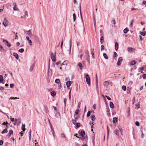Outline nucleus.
Masks as SVG:
<instances>
[{
    "label": "nucleus",
    "mask_w": 146,
    "mask_h": 146,
    "mask_svg": "<svg viewBox=\"0 0 146 146\" xmlns=\"http://www.w3.org/2000/svg\"><path fill=\"white\" fill-rule=\"evenodd\" d=\"M86 82L89 86H90V78L88 74H86Z\"/></svg>",
    "instance_id": "f257e3e1"
},
{
    "label": "nucleus",
    "mask_w": 146,
    "mask_h": 146,
    "mask_svg": "<svg viewBox=\"0 0 146 146\" xmlns=\"http://www.w3.org/2000/svg\"><path fill=\"white\" fill-rule=\"evenodd\" d=\"M3 24L5 27H7L9 25L8 22L6 18H4V21Z\"/></svg>",
    "instance_id": "f03ea898"
},
{
    "label": "nucleus",
    "mask_w": 146,
    "mask_h": 146,
    "mask_svg": "<svg viewBox=\"0 0 146 146\" xmlns=\"http://www.w3.org/2000/svg\"><path fill=\"white\" fill-rule=\"evenodd\" d=\"M51 58L52 59V61L54 62H56V55L55 54L54 55V53L53 52H52L51 54Z\"/></svg>",
    "instance_id": "7ed1b4c3"
},
{
    "label": "nucleus",
    "mask_w": 146,
    "mask_h": 146,
    "mask_svg": "<svg viewBox=\"0 0 146 146\" xmlns=\"http://www.w3.org/2000/svg\"><path fill=\"white\" fill-rule=\"evenodd\" d=\"M3 42L8 47H9L11 46V44L9 43V42L6 40L3 39Z\"/></svg>",
    "instance_id": "20e7f679"
},
{
    "label": "nucleus",
    "mask_w": 146,
    "mask_h": 146,
    "mask_svg": "<svg viewBox=\"0 0 146 146\" xmlns=\"http://www.w3.org/2000/svg\"><path fill=\"white\" fill-rule=\"evenodd\" d=\"M122 60L123 59L122 57H121L119 58L117 63V64L118 66H119L120 65V62L122 61Z\"/></svg>",
    "instance_id": "39448f33"
},
{
    "label": "nucleus",
    "mask_w": 146,
    "mask_h": 146,
    "mask_svg": "<svg viewBox=\"0 0 146 146\" xmlns=\"http://www.w3.org/2000/svg\"><path fill=\"white\" fill-rule=\"evenodd\" d=\"M71 82L70 81H68L66 82V85L68 89L70 88V86L71 85Z\"/></svg>",
    "instance_id": "423d86ee"
},
{
    "label": "nucleus",
    "mask_w": 146,
    "mask_h": 146,
    "mask_svg": "<svg viewBox=\"0 0 146 146\" xmlns=\"http://www.w3.org/2000/svg\"><path fill=\"white\" fill-rule=\"evenodd\" d=\"M13 131L12 130H10L9 131V134L7 135V136L8 137H10L11 136V135L13 134Z\"/></svg>",
    "instance_id": "0eeeda50"
},
{
    "label": "nucleus",
    "mask_w": 146,
    "mask_h": 146,
    "mask_svg": "<svg viewBox=\"0 0 146 146\" xmlns=\"http://www.w3.org/2000/svg\"><path fill=\"white\" fill-rule=\"evenodd\" d=\"M13 55L15 58L17 60H18L19 59V56H18V54H17L16 53V52L14 53H13Z\"/></svg>",
    "instance_id": "6e6552de"
},
{
    "label": "nucleus",
    "mask_w": 146,
    "mask_h": 146,
    "mask_svg": "<svg viewBox=\"0 0 146 146\" xmlns=\"http://www.w3.org/2000/svg\"><path fill=\"white\" fill-rule=\"evenodd\" d=\"M118 48V44L117 42H116L115 44V49L116 51H117Z\"/></svg>",
    "instance_id": "1a4fd4ad"
},
{
    "label": "nucleus",
    "mask_w": 146,
    "mask_h": 146,
    "mask_svg": "<svg viewBox=\"0 0 146 146\" xmlns=\"http://www.w3.org/2000/svg\"><path fill=\"white\" fill-rule=\"evenodd\" d=\"M110 107L111 108H113L114 107V105L113 104V103L112 102H110Z\"/></svg>",
    "instance_id": "9d476101"
},
{
    "label": "nucleus",
    "mask_w": 146,
    "mask_h": 146,
    "mask_svg": "<svg viewBox=\"0 0 146 146\" xmlns=\"http://www.w3.org/2000/svg\"><path fill=\"white\" fill-rule=\"evenodd\" d=\"M85 131H81L80 135L82 137H84V136L85 135Z\"/></svg>",
    "instance_id": "9b49d317"
},
{
    "label": "nucleus",
    "mask_w": 146,
    "mask_h": 146,
    "mask_svg": "<svg viewBox=\"0 0 146 146\" xmlns=\"http://www.w3.org/2000/svg\"><path fill=\"white\" fill-rule=\"evenodd\" d=\"M51 95L52 96L54 97L56 95V93L54 91H52L51 92Z\"/></svg>",
    "instance_id": "f8f14e48"
},
{
    "label": "nucleus",
    "mask_w": 146,
    "mask_h": 146,
    "mask_svg": "<svg viewBox=\"0 0 146 146\" xmlns=\"http://www.w3.org/2000/svg\"><path fill=\"white\" fill-rule=\"evenodd\" d=\"M117 121V119L116 117H113V123H116Z\"/></svg>",
    "instance_id": "ddd939ff"
},
{
    "label": "nucleus",
    "mask_w": 146,
    "mask_h": 146,
    "mask_svg": "<svg viewBox=\"0 0 146 146\" xmlns=\"http://www.w3.org/2000/svg\"><path fill=\"white\" fill-rule=\"evenodd\" d=\"M78 65L80 68V70H82L83 68L82 64L80 62H79L78 63Z\"/></svg>",
    "instance_id": "4468645a"
},
{
    "label": "nucleus",
    "mask_w": 146,
    "mask_h": 146,
    "mask_svg": "<svg viewBox=\"0 0 146 146\" xmlns=\"http://www.w3.org/2000/svg\"><path fill=\"white\" fill-rule=\"evenodd\" d=\"M13 4L14 5V6L13 8V10L15 11L17 10V5L16 3H14Z\"/></svg>",
    "instance_id": "2eb2a0df"
},
{
    "label": "nucleus",
    "mask_w": 146,
    "mask_h": 146,
    "mask_svg": "<svg viewBox=\"0 0 146 146\" xmlns=\"http://www.w3.org/2000/svg\"><path fill=\"white\" fill-rule=\"evenodd\" d=\"M35 66V64H33L31 66L30 69V71H32L33 70Z\"/></svg>",
    "instance_id": "dca6fc26"
},
{
    "label": "nucleus",
    "mask_w": 146,
    "mask_h": 146,
    "mask_svg": "<svg viewBox=\"0 0 146 146\" xmlns=\"http://www.w3.org/2000/svg\"><path fill=\"white\" fill-rule=\"evenodd\" d=\"M8 132L7 130V128L5 129L3 131L1 132L2 134L7 133Z\"/></svg>",
    "instance_id": "f3484780"
},
{
    "label": "nucleus",
    "mask_w": 146,
    "mask_h": 146,
    "mask_svg": "<svg viewBox=\"0 0 146 146\" xmlns=\"http://www.w3.org/2000/svg\"><path fill=\"white\" fill-rule=\"evenodd\" d=\"M25 124H23L21 127V129L22 130H23V132H24L25 130Z\"/></svg>",
    "instance_id": "a211bd4d"
},
{
    "label": "nucleus",
    "mask_w": 146,
    "mask_h": 146,
    "mask_svg": "<svg viewBox=\"0 0 146 146\" xmlns=\"http://www.w3.org/2000/svg\"><path fill=\"white\" fill-rule=\"evenodd\" d=\"M103 56L104 58L106 59H108V57L107 55V54L105 53H104L103 54Z\"/></svg>",
    "instance_id": "6ab92c4d"
},
{
    "label": "nucleus",
    "mask_w": 146,
    "mask_h": 146,
    "mask_svg": "<svg viewBox=\"0 0 146 146\" xmlns=\"http://www.w3.org/2000/svg\"><path fill=\"white\" fill-rule=\"evenodd\" d=\"M78 118L77 117H75V119H73L72 120V122L75 125L76 121V120L78 119Z\"/></svg>",
    "instance_id": "aec40b11"
},
{
    "label": "nucleus",
    "mask_w": 146,
    "mask_h": 146,
    "mask_svg": "<svg viewBox=\"0 0 146 146\" xmlns=\"http://www.w3.org/2000/svg\"><path fill=\"white\" fill-rule=\"evenodd\" d=\"M3 77L2 75L0 76V83H3Z\"/></svg>",
    "instance_id": "412c9836"
},
{
    "label": "nucleus",
    "mask_w": 146,
    "mask_h": 146,
    "mask_svg": "<svg viewBox=\"0 0 146 146\" xmlns=\"http://www.w3.org/2000/svg\"><path fill=\"white\" fill-rule=\"evenodd\" d=\"M134 49V48L131 47L128 48H127V50L129 52L132 51Z\"/></svg>",
    "instance_id": "4be33fe9"
},
{
    "label": "nucleus",
    "mask_w": 146,
    "mask_h": 146,
    "mask_svg": "<svg viewBox=\"0 0 146 146\" xmlns=\"http://www.w3.org/2000/svg\"><path fill=\"white\" fill-rule=\"evenodd\" d=\"M109 82L108 81H105L104 83V85L105 86H108L109 84Z\"/></svg>",
    "instance_id": "5701e85b"
},
{
    "label": "nucleus",
    "mask_w": 146,
    "mask_h": 146,
    "mask_svg": "<svg viewBox=\"0 0 146 146\" xmlns=\"http://www.w3.org/2000/svg\"><path fill=\"white\" fill-rule=\"evenodd\" d=\"M146 31H144L143 32H141L140 33V34L141 35H142L143 36H145L146 35Z\"/></svg>",
    "instance_id": "b1692460"
},
{
    "label": "nucleus",
    "mask_w": 146,
    "mask_h": 146,
    "mask_svg": "<svg viewBox=\"0 0 146 146\" xmlns=\"http://www.w3.org/2000/svg\"><path fill=\"white\" fill-rule=\"evenodd\" d=\"M73 21L74 22V21H75L76 20V14L74 13H73Z\"/></svg>",
    "instance_id": "393cba45"
},
{
    "label": "nucleus",
    "mask_w": 146,
    "mask_h": 146,
    "mask_svg": "<svg viewBox=\"0 0 146 146\" xmlns=\"http://www.w3.org/2000/svg\"><path fill=\"white\" fill-rule=\"evenodd\" d=\"M96 86L97 88H98V79L97 75H96Z\"/></svg>",
    "instance_id": "a878e982"
},
{
    "label": "nucleus",
    "mask_w": 146,
    "mask_h": 146,
    "mask_svg": "<svg viewBox=\"0 0 146 146\" xmlns=\"http://www.w3.org/2000/svg\"><path fill=\"white\" fill-rule=\"evenodd\" d=\"M104 37L103 36H102L100 38V42L101 44H102L103 42V41H102V40H104Z\"/></svg>",
    "instance_id": "bb28decb"
},
{
    "label": "nucleus",
    "mask_w": 146,
    "mask_h": 146,
    "mask_svg": "<svg viewBox=\"0 0 146 146\" xmlns=\"http://www.w3.org/2000/svg\"><path fill=\"white\" fill-rule=\"evenodd\" d=\"M136 64V62L135 61L133 60L131 61L130 62V64L132 65H135Z\"/></svg>",
    "instance_id": "cd10ccee"
},
{
    "label": "nucleus",
    "mask_w": 146,
    "mask_h": 146,
    "mask_svg": "<svg viewBox=\"0 0 146 146\" xmlns=\"http://www.w3.org/2000/svg\"><path fill=\"white\" fill-rule=\"evenodd\" d=\"M91 117L92 118V120L93 121H94L95 119V115H91Z\"/></svg>",
    "instance_id": "c85d7f7f"
},
{
    "label": "nucleus",
    "mask_w": 146,
    "mask_h": 146,
    "mask_svg": "<svg viewBox=\"0 0 146 146\" xmlns=\"http://www.w3.org/2000/svg\"><path fill=\"white\" fill-rule=\"evenodd\" d=\"M75 125L76 127L79 128L80 127V123H76Z\"/></svg>",
    "instance_id": "c756f323"
},
{
    "label": "nucleus",
    "mask_w": 146,
    "mask_h": 146,
    "mask_svg": "<svg viewBox=\"0 0 146 146\" xmlns=\"http://www.w3.org/2000/svg\"><path fill=\"white\" fill-rule=\"evenodd\" d=\"M60 80L59 79H56L55 80V82L56 83L58 84L60 82Z\"/></svg>",
    "instance_id": "7c9ffc66"
},
{
    "label": "nucleus",
    "mask_w": 146,
    "mask_h": 146,
    "mask_svg": "<svg viewBox=\"0 0 146 146\" xmlns=\"http://www.w3.org/2000/svg\"><path fill=\"white\" fill-rule=\"evenodd\" d=\"M129 31V30L128 29L125 28L123 30V32L125 33H127Z\"/></svg>",
    "instance_id": "2f4dec72"
},
{
    "label": "nucleus",
    "mask_w": 146,
    "mask_h": 146,
    "mask_svg": "<svg viewBox=\"0 0 146 146\" xmlns=\"http://www.w3.org/2000/svg\"><path fill=\"white\" fill-rule=\"evenodd\" d=\"M86 59L89 62V63H90V60L89 56H86Z\"/></svg>",
    "instance_id": "473e14b6"
},
{
    "label": "nucleus",
    "mask_w": 146,
    "mask_h": 146,
    "mask_svg": "<svg viewBox=\"0 0 146 146\" xmlns=\"http://www.w3.org/2000/svg\"><path fill=\"white\" fill-rule=\"evenodd\" d=\"M19 51L21 53H22L24 51V49L23 48H21L20 49Z\"/></svg>",
    "instance_id": "72a5a7b5"
},
{
    "label": "nucleus",
    "mask_w": 146,
    "mask_h": 146,
    "mask_svg": "<svg viewBox=\"0 0 146 146\" xmlns=\"http://www.w3.org/2000/svg\"><path fill=\"white\" fill-rule=\"evenodd\" d=\"M122 89L123 90L125 91L126 89V86H122Z\"/></svg>",
    "instance_id": "f704fd0d"
},
{
    "label": "nucleus",
    "mask_w": 146,
    "mask_h": 146,
    "mask_svg": "<svg viewBox=\"0 0 146 146\" xmlns=\"http://www.w3.org/2000/svg\"><path fill=\"white\" fill-rule=\"evenodd\" d=\"M8 122H7V121H6V122H3L1 124V125H6V124H8Z\"/></svg>",
    "instance_id": "c9c22d12"
},
{
    "label": "nucleus",
    "mask_w": 146,
    "mask_h": 146,
    "mask_svg": "<svg viewBox=\"0 0 146 146\" xmlns=\"http://www.w3.org/2000/svg\"><path fill=\"white\" fill-rule=\"evenodd\" d=\"M66 98H64V106L65 107L66 106Z\"/></svg>",
    "instance_id": "e433bc0d"
},
{
    "label": "nucleus",
    "mask_w": 146,
    "mask_h": 146,
    "mask_svg": "<svg viewBox=\"0 0 146 146\" xmlns=\"http://www.w3.org/2000/svg\"><path fill=\"white\" fill-rule=\"evenodd\" d=\"M28 41V43L31 46H32V42L31 40H29Z\"/></svg>",
    "instance_id": "4c0bfd02"
},
{
    "label": "nucleus",
    "mask_w": 146,
    "mask_h": 146,
    "mask_svg": "<svg viewBox=\"0 0 146 146\" xmlns=\"http://www.w3.org/2000/svg\"><path fill=\"white\" fill-rule=\"evenodd\" d=\"M135 124L136 126H139L140 124L138 121H136L135 122Z\"/></svg>",
    "instance_id": "58836bf2"
},
{
    "label": "nucleus",
    "mask_w": 146,
    "mask_h": 146,
    "mask_svg": "<svg viewBox=\"0 0 146 146\" xmlns=\"http://www.w3.org/2000/svg\"><path fill=\"white\" fill-rule=\"evenodd\" d=\"M91 114V112L90 111H88L87 113V116L88 117L90 116Z\"/></svg>",
    "instance_id": "ea45409f"
},
{
    "label": "nucleus",
    "mask_w": 146,
    "mask_h": 146,
    "mask_svg": "<svg viewBox=\"0 0 146 146\" xmlns=\"http://www.w3.org/2000/svg\"><path fill=\"white\" fill-rule=\"evenodd\" d=\"M35 146H39V145L38 144V142L36 141V140H35Z\"/></svg>",
    "instance_id": "a19ab883"
},
{
    "label": "nucleus",
    "mask_w": 146,
    "mask_h": 146,
    "mask_svg": "<svg viewBox=\"0 0 146 146\" xmlns=\"http://www.w3.org/2000/svg\"><path fill=\"white\" fill-rule=\"evenodd\" d=\"M50 128L51 129V132H52V134L54 135V133H54V130L52 128H52Z\"/></svg>",
    "instance_id": "79ce46f5"
},
{
    "label": "nucleus",
    "mask_w": 146,
    "mask_h": 146,
    "mask_svg": "<svg viewBox=\"0 0 146 146\" xmlns=\"http://www.w3.org/2000/svg\"><path fill=\"white\" fill-rule=\"evenodd\" d=\"M19 98H18L17 97H10L9 99H13V100H15L17 99H18Z\"/></svg>",
    "instance_id": "37998d69"
},
{
    "label": "nucleus",
    "mask_w": 146,
    "mask_h": 146,
    "mask_svg": "<svg viewBox=\"0 0 146 146\" xmlns=\"http://www.w3.org/2000/svg\"><path fill=\"white\" fill-rule=\"evenodd\" d=\"M72 40H71V39L70 40V51L71 50V46H72Z\"/></svg>",
    "instance_id": "c03bdc74"
},
{
    "label": "nucleus",
    "mask_w": 146,
    "mask_h": 146,
    "mask_svg": "<svg viewBox=\"0 0 146 146\" xmlns=\"http://www.w3.org/2000/svg\"><path fill=\"white\" fill-rule=\"evenodd\" d=\"M21 122V120L20 118H19L18 119V120L17 121V123H18L19 124H20Z\"/></svg>",
    "instance_id": "a18cd8bd"
},
{
    "label": "nucleus",
    "mask_w": 146,
    "mask_h": 146,
    "mask_svg": "<svg viewBox=\"0 0 146 146\" xmlns=\"http://www.w3.org/2000/svg\"><path fill=\"white\" fill-rule=\"evenodd\" d=\"M114 56H113V57L114 58L116 57L117 56V54L116 52H114Z\"/></svg>",
    "instance_id": "49530a36"
},
{
    "label": "nucleus",
    "mask_w": 146,
    "mask_h": 146,
    "mask_svg": "<svg viewBox=\"0 0 146 146\" xmlns=\"http://www.w3.org/2000/svg\"><path fill=\"white\" fill-rule=\"evenodd\" d=\"M142 77L144 79H146V74H144L142 76Z\"/></svg>",
    "instance_id": "de8ad7c7"
},
{
    "label": "nucleus",
    "mask_w": 146,
    "mask_h": 146,
    "mask_svg": "<svg viewBox=\"0 0 146 146\" xmlns=\"http://www.w3.org/2000/svg\"><path fill=\"white\" fill-rule=\"evenodd\" d=\"M134 22L133 19H132L131 21L130 25L132 27L133 25V23Z\"/></svg>",
    "instance_id": "09e8293b"
},
{
    "label": "nucleus",
    "mask_w": 146,
    "mask_h": 146,
    "mask_svg": "<svg viewBox=\"0 0 146 146\" xmlns=\"http://www.w3.org/2000/svg\"><path fill=\"white\" fill-rule=\"evenodd\" d=\"M91 54H92V57L93 58V59H94V58H95V56H94V52H92V51Z\"/></svg>",
    "instance_id": "8fccbe9b"
},
{
    "label": "nucleus",
    "mask_w": 146,
    "mask_h": 146,
    "mask_svg": "<svg viewBox=\"0 0 146 146\" xmlns=\"http://www.w3.org/2000/svg\"><path fill=\"white\" fill-rule=\"evenodd\" d=\"M104 47L103 45H102L101 46V51L104 50Z\"/></svg>",
    "instance_id": "3c124183"
},
{
    "label": "nucleus",
    "mask_w": 146,
    "mask_h": 146,
    "mask_svg": "<svg viewBox=\"0 0 146 146\" xmlns=\"http://www.w3.org/2000/svg\"><path fill=\"white\" fill-rule=\"evenodd\" d=\"M61 137H62L64 138H65L66 137L65 135L63 133H61Z\"/></svg>",
    "instance_id": "603ef678"
},
{
    "label": "nucleus",
    "mask_w": 146,
    "mask_h": 146,
    "mask_svg": "<svg viewBox=\"0 0 146 146\" xmlns=\"http://www.w3.org/2000/svg\"><path fill=\"white\" fill-rule=\"evenodd\" d=\"M8 72L11 74V76L12 77H13V74H12V72L11 71L8 70Z\"/></svg>",
    "instance_id": "864d4df0"
},
{
    "label": "nucleus",
    "mask_w": 146,
    "mask_h": 146,
    "mask_svg": "<svg viewBox=\"0 0 146 146\" xmlns=\"http://www.w3.org/2000/svg\"><path fill=\"white\" fill-rule=\"evenodd\" d=\"M14 86V84H10V87L11 88H13Z\"/></svg>",
    "instance_id": "5fc2aeb1"
},
{
    "label": "nucleus",
    "mask_w": 146,
    "mask_h": 146,
    "mask_svg": "<svg viewBox=\"0 0 146 146\" xmlns=\"http://www.w3.org/2000/svg\"><path fill=\"white\" fill-rule=\"evenodd\" d=\"M115 135L117 136H118L119 135L118 131L115 130Z\"/></svg>",
    "instance_id": "6e6d98bb"
},
{
    "label": "nucleus",
    "mask_w": 146,
    "mask_h": 146,
    "mask_svg": "<svg viewBox=\"0 0 146 146\" xmlns=\"http://www.w3.org/2000/svg\"><path fill=\"white\" fill-rule=\"evenodd\" d=\"M79 111V110H76L75 112V114H78Z\"/></svg>",
    "instance_id": "4d7b16f0"
},
{
    "label": "nucleus",
    "mask_w": 146,
    "mask_h": 146,
    "mask_svg": "<svg viewBox=\"0 0 146 146\" xmlns=\"http://www.w3.org/2000/svg\"><path fill=\"white\" fill-rule=\"evenodd\" d=\"M66 61H64L63 62L62 64H61V66H63V65H67V64H65V63L66 62Z\"/></svg>",
    "instance_id": "13d9d810"
},
{
    "label": "nucleus",
    "mask_w": 146,
    "mask_h": 146,
    "mask_svg": "<svg viewBox=\"0 0 146 146\" xmlns=\"http://www.w3.org/2000/svg\"><path fill=\"white\" fill-rule=\"evenodd\" d=\"M106 97L107 99L109 100H111V99L109 96H107L106 95Z\"/></svg>",
    "instance_id": "bf43d9fd"
},
{
    "label": "nucleus",
    "mask_w": 146,
    "mask_h": 146,
    "mask_svg": "<svg viewBox=\"0 0 146 146\" xmlns=\"http://www.w3.org/2000/svg\"><path fill=\"white\" fill-rule=\"evenodd\" d=\"M3 142L2 140H1L0 141V145H3Z\"/></svg>",
    "instance_id": "052dcab7"
},
{
    "label": "nucleus",
    "mask_w": 146,
    "mask_h": 146,
    "mask_svg": "<svg viewBox=\"0 0 146 146\" xmlns=\"http://www.w3.org/2000/svg\"><path fill=\"white\" fill-rule=\"evenodd\" d=\"M28 35L30 37H31L32 36V34L31 32L28 33Z\"/></svg>",
    "instance_id": "680f3d73"
},
{
    "label": "nucleus",
    "mask_w": 146,
    "mask_h": 146,
    "mask_svg": "<svg viewBox=\"0 0 146 146\" xmlns=\"http://www.w3.org/2000/svg\"><path fill=\"white\" fill-rule=\"evenodd\" d=\"M128 115L129 116L130 114V109L129 108H128Z\"/></svg>",
    "instance_id": "e2e57ef3"
},
{
    "label": "nucleus",
    "mask_w": 146,
    "mask_h": 146,
    "mask_svg": "<svg viewBox=\"0 0 146 146\" xmlns=\"http://www.w3.org/2000/svg\"><path fill=\"white\" fill-rule=\"evenodd\" d=\"M31 129H30V131H29V138L30 139H31Z\"/></svg>",
    "instance_id": "0e129e2a"
},
{
    "label": "nucleus",
    "mask_w": 146,
    "mask_h": 146,
    "mask_svg": "<svg viewBox=\"0 0 146 146\" xmlns=\"http://www.w3.org/2000/svg\"><path fill=\"white\" fill-rule=\"evenodd\" d=\"M61 61H59L57 62L56 63V64L57 65H58L60 64L61 63Z\"/></svg>",
    "instance_id": "69168bd1"
},
{
    "label": "nucleus",
    "mask_w": 146,
    "mask_h": 146,
    "mask_svg": "<svg viewBox=\"0 0 146 146\" xmlns=\"http://www.w3.org/2000/svg\"><path fill=\"white\" fill-rule=\"evenodd\" d=\"M10 119L11 121L12 122L14 121H15V119L11 117Z\"/></svg>",
    "instance_id": "338daca9"
},
{
    "label": "nucleus",
    "mask_w": 146,
    "mask_h": 146,
    "mask_svg": "<svg viewBox=\"0 0 146 146\" xmlns=\"http://www.w3.org/2000/svg\"><path fill=\"white\" fill-rule=\"evenodd\" d=\"M133 82L132 81H130L129 82V84L130 85H132L133 84Z\"/></svg>",
    "instance_id": "774afa93"
}]
</instances>
